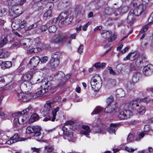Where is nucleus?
Here are the masks:
<instances>
[{"label": "nucleus", "instance_id": "nucleus-1", "mask_svg": "<svg viewBox=\"0 0 153 153\" xmlns=\"http://www.w3.org/2000/svg\"><path fill=\"white\" fill-rule=\"evenodd\" d=\"M149 98L146 97L143 99H134L129 102L126 105V106L129 109L134 111H137L141 114H143L145 112V108L143 106H139V103L140 102L147 103L150 101Z\"/></svg>", "mask_w": 153, "mask_h": 153}, {"label": "nucleus", "instance_id": "nucleus-2", "mask_svg": "<svg viewBox=\"0 0 153 153\" xmlns=\"http://www.w3.org/2000/svg\"><path fill=\"white\" fill-rule=\"evenodd\" d=\"M90 84L92 89L94 91H98L102 86V81L101 78L98 75L94 76L91 78Z\"/></svg>", "mask_w": 153, "mask_h": 153}, {"label": "nucleus", "instance_id": "nucleus-3", "mask_svg": "<svg viewBox=\"0 0 153 153\" xmlns=\"http://www.w3.org/2000/svg\"><path fill=\"white\" fill-rule=\"evenodd\" d=\"M51 85V84L49 82H42V85L40 87V90L35 93V94L33 95L32 97L30 99L36 98L37 97L46 93L48 91V89L50 88Z\"/></svg>", "mask_w": 153, "mask_h": 153}, {"label": "nucleus", "instance_id": "nucleus-4", "mask_svg": "<svg viewBox=\"0 0 153 153\" xmlns=\"http://www.w3.org/2000/svg\"><path fill=\"white\" fill-rule=\"evenodd\" d=\"M100 33L101 36L104 39L107 40L109 42L114 40L117 36L116 33H112L111 31L108 30H102L100 31Z\"/></svg>", "mask_w": 153, "mask_h": 153}, {"label": "nucleus", "instance_id": "nucleus-5", "mask_svg": "<svg viewBox=\"0 0 153 153\" xmlns=\"http://www.w3.org/2000/svg\"><path fill=\"white\" fill-rule=\"evenodd\" d=\"M32 42L30 39H24L21 40L19 43L16 42L13 43L10 48L12 49L14 48H18L21 46L23 48L28 49V47L31 45Z\"/></svg>", "mask_w": 153, "mask_h": 153}, {"label": "nucleus", "instance_id": "nucleus-6", "mask_svg": "<svg viewBox=\"0 0 153 153\" xmlns=\"http://www.w3.org/2000/svg\"><path fill=\"white\" fill-rule=\"evenodd\" d=\"M61 56V53L59 52L53 53L52 55L49 64L50 67L53 68L57 67L59 64V58Z\"/></svg>", "mask_w": 153, "mask_h": 153}, {"label": "nucleus", "instance_id": "nucleus-7", "mask_svg": "<svg viewBox=\"0 0 153 153\" xmlns=\"http://www.w3.org/2000/svg\"><path fill=\"white\" fill-rule=\"evenodd\" d=\"M53 41L56 43L61 42L70 43L71 42L70 40L65 33H59L56 35L53 39Z\"/></svg>", "mask_w": 153, "mask_h": 153}, {"label": "nucleus", "instance_id": "nucleus-8", "mask_svg": "<svg viewBox=\"0 0 153 153\" xmlns=\"http://www.w3.org/2000/svg\"><path fill=\"white\" fill-rule=\"evenodd\" d=\"M58 19L65 25L70 23L72 20V18L69 16L68 13L65 12L62 13L59 16Z\"/></svg>", "mask_w": 153, "mask_h": 153}, {"label": "nucleus", "instance_id": "nucleus-9", "mask_svg": "<svg viewBox=\"0 0 153 153\" xmlns=\"http://www.w3.org/2000/svg\"><path fill=\"white\" fill-rule=\"evenodd\" d=\"M126 107L128 110H125L122 111L118 116V118L121 120H126L129 119L133 115V113L130 111V109H128L126 106ZM130 110H131L130 109Z\"/></svg>", "mask_w": 153, "mask_h": 153}, {"label": "nucleus", "instance_id": "nucleus-10", "mask_svg": "<svg viewBox=\"0 0 153 153\" xmlns=\"http://www.w3.org/2000/svg\"><path fill=\"white\" fill-rule=\"evenodd\" d=\"M26 2L24 0H7L4 2V3L6 4L13 7L21 6Z\"/></svg>", "mask_w": 153, "mask_h": 153}, {"label": "nucleus", "instance_id": "nucleus-11", "mask_svg": "<svg viewBox=\"0 0 153 153\" xmlns=\"http://www.w3.org/2000/svg\"><path fill=\"white\" fill-rule=\"evenodd\" d=\"M40 62V58L38 56L33 57L30 60L28 66L30 69H33L36 67Z\"/></svg>", "mask_w": 153, "mask_h": 153}, {"label": "nucleus", "instance_id": "nucleus-12", "mask_svg": "<svg viewBox=\"0 0 153 153\" xmlns=\"http://www.w3.org/2000/svg\"><path fill=\"white\" fill-rule=\"evenodd\" d=\"M12 7L10 10L9 15L13 17V18L17 17L22 14V12L20 9L15 8L16 6H12Z\"/></svg>", "mask_w": 153, "mask_h": 153}, {"label": "nucleus", "instance_id": "nucleus-13", "mask_svg": "<svg viewBox=\"0 0 153 153\" xmlns=\"http://www.w3.org/2000/svg\"><path fill=\"white\" fill-rule=\"evenodd\" d=\"M133 4L134 7H136L134 11V13H136V11H137V15H140L146 9V6L143 4L137 6V3H133Z\"/></svg>", "mask_w": 153, "mask_h": 153}, {"label": "nucleus", "instance_id": "nucleus-14", "mask_svg": "<svg viewBox=\"0 0 153 153\" xmlns=\"http://www.w3.org/2000/svg\"><path fill=\"white\" fill-rule=\"evenodd\" d=\"M25 139L24 138L19 137L17 134H15L11 137L9 140L6 142V143L7 144H11L19 141H24Z\"/></svg>", "mask_w": 153, "mask_h": 153}, {"label": "nucleus", "instance_id": "nucleus-15", "mask_svg": "<svg viewBox=\"0 0 153 153\" xmlns=\"http://www.w3.org/2000/svg\"><path fill=\"white\" fill-rule=\"evenodd\" d=\"M58 76V78L60 79L59 85H63L66 82V80L65 79V74L61 71H58L56 72L54 75V76Z\"/></svg>", "mask_w": 153, "mask_h": 153}, {"label": "nucleus", "instance_id": "nucleus-16", "mask_svg": "<svg viewBox=\"0 0 153 153\" xmlns=\"http://www.w3.org/2000/svg\"><path fill=\"white\" fill-rule=\"evenodd\" d=\"M143 73L144 75L148 76L153 72V66L151 64L145 66L143 69Z\"/></svg>", "mask_w": 153, "mask_h": 153}, {"label": "nucleus", "instance_id": "nucleus-17", "mask_svg": "<svg viewBox=\"0 0 153 153\" xmlns=\"http://www.w3.org/2000/svg\"><path fill=\"white\" fill-rule=\"evenodd\" d=\"M21 89L25 91H28L31 88V84L29 82H25L22 83L20 86Z\"/></svg>", "mask_w": 153, "mask_h": 153}, {"label": "nucleus", "instance_id": "nucleus-18", "mask_svg": "<svg viewBox=\"0 0 153 153\" xmlns=\"http://www.w3.org/2000/svg\"><path fill=\"white\" fill-rule=\"evenodd\" d=\"M82 128L83 130H81L80 131V134L86 136L88 137L89 133H90L91 130L88 126L83 125L82 126Z\"/></svg>", "mask_w": 153, "mask_h": 153}, {"label": "nucleus", "instance_id": "nucleus-19", "mask_svg": "<svg viewBox=\"0 0 153 153\" xmlns=\"http://www.w3.org/2000/svg\"><path fill=\"white\" fill-rule=\"evenodd\" d=\"M116 109V105H108L105 109V111L106 113H111Z\"/></svg>", "mask_w": 153, "mask_h": 153}, {"label": "nucleus", "instance_id": "nucleus-20", "mask_svg": "<svg viewBox=\"0 0 153 153\" xmlns=\"http://www.w3.org/2000/svg\"><path fill=\"white\" fill-rule=\"evenodd\" d=\"M1 65V68L5 69L11 67L12 66V62L11 61L2 62Z\"/></svg>", "mask_w": 153, "mask_h": 153}, {"label": "nucleus", "instance_id": "nucleus-21", "mask_svg": "<svg viewBox=\"0 0 153 153\" xmlns=\"http://www.w3.org/2000/svg\"><path fill=\"white\" fill-rule=\"evenodd\" d=\"M133 13H129L127 17V22L130 24H132L134 21V14L136 13H134V11H133Z\"/></svg>", "mask_w": 153, "mask_h": 153}, {"label": "nucleus", "instance_id": "nucleus-22", "mask_svg": "<svg viewBox=\"0 0 153 153\" xmlns=\"http://www.w3.org/2000/svg\"><path fill=\"white\" fill-rule=\"evenodd\" d=\"M117 124H111L110 127L108 128V132L111 134L114 133L115 131L117 129Z\"/></svg>", "mask_w": 153, "mask_h": 153}, {"label": "nucleus", "instance_id": "nucleus-23", "mask_svg": "<svg viewBox=\"0 0 153 153\" xmlns=\"http://www.w3.org/2000/svg\"><path fill=\"white\" fill-rule=\"evenodd\" d=\"M33 75V73L32 72H29L25 74L23 76V79L25 81H28L30 80Z\"/></svg>", "mask_w": 153, "mask_h": 153}, {"label": "nucleus", "instance_id": "nucleus-24", "mask_svg": "<svg viewBox=\"0 0 153 153\" xmlns=\"http://www.w3.org/2000/svg\"><path fill=\"white\" fill-rule=\"evenodd\" d=\"M10 53L7 51L0 50V58H4L7 57L9 56Z\"/></svg>", "mask_w": 153, "mask_h": 153}, {"label": "nucleus", "instance_id": "nucleus-25", "mask_svg": "<svg viewBox=\"0 0 153 153\" xmlns=\"http://www.w3.org/2000/svg\"><path fill=\"white\" fill-rule=\"evenodd\" d=\"M116 95L119 97H124L125 95V92L122 89H118L116 91Z\"/></svg>", "mask_w": 153, "mask_h": 153}, {"label": "nucleus", "instance_id": "nucleus-26", "mask_svg": "<svg viewBox=\"0 0 153 153\" xmlns=\"http://www.w3.org/2000/svg\"><path fill=\"white\" fill-rule=\"evenodd\" d=\"M39 118V116L36 114H33L31 117L29 121V123H33L37 120Z\"/></svg>", "mask_w": 153, "mask_h": 153}, {"label": "nucleus", "instance_id": "nucleus-27", "mask_svg": "<svg viewBox=\"0 0 153 153\" xmlns=\"http://www.w3.org/2000/svg\"><path fill=\"white\" fill-rule=\"evenodd\" d=\"M103 110V108L101 107L100 106H97L94 109L93 111L91 113V114L93 115L98 114L100 112L102 111Z\"/></svg>", "mask_w": 153, "mask_h": 153}, {"label": "nucleus", "instance_id": "nucleus-28", "mask_svg": "<svg viewBox=\"0 0 153 153\" xmlns=\"http://www.w3.org/2000/svg\"><path fill=\"white\" fill-rule=\"evenodd\" d=\"M106 65V63H105L97 62L94 64V66L97 69L103 68L105 67Z\"/></svg>", "mask_w": 153, "mask_h": 153}, {"label": "nucleus", "instance_id": "nucleus-29", "mask_svg": "<svg viewBox=\"0 0 153 153\" xmlns=\"http://www.w3.org/2000/svg\"><path fill=\"white\" fill-rule=\"evenodd\" d=\"M129 60L133 61L135 59L138 57V54L135 52L130 53L128 54Z\"/></svg>", "mask_w": 153, "mask_h": 153}, {"label": "nucleus", "instance_id": "nucleus-30", "mask_svg": "<svg viewBox=\"0 0 153 153\" xmlns=\"http://www.w3.org/2000/svg\"><path fill=\"white\" fill-rule=\"evenodd\" d=\"M140 76V74L139 72H137L134 74L132 77V81L134 82H137Z\"/></svg>", "mask_w": 153, "mask_h": 153}, {"label": "nucleus", "instance_id": "nucleus-31", "mask_svg": "<svg viewBox=\"0 0 153 153\" xmlns=\"http://www.w3.org/2000/svg\"><path fill=\"white\" fill-rule=\"evenodd\" d=\"M37 23L36 22L32 25H30L24 28V30L26 31H29L33 29L36 28L37 26Z\"/></svg>", "mask_w": 153, "mask_h": 153}, {"label": "nucleus", "instance_id": "nucleus-32", "mask_svg": "<svg viewBox=\"0 0 153 153\" xmlns=\"http://www.w3.org/2000/svg\"><path fill=\"white\" fill-rule=\"evenodd\" d=\"M59 109V107H57L56 109H53L52 111V114L53 117L51 119V120L52 121H54L56 118V113L58 112Z\"/></svg>", "mask_w": 153, "mask_h": 153}, {"label": "nucleus", "instance_id": "nucleus-33", "mask_svg": "<svg viewBox=\"0 0 153 153\" xmlns=\"http://www.w3.org/2000/svg\"><path fill=\"white\" fill-rule=\"evenodd\" d=\"M31 95V94H25H25H24L22 93H18L17 94V95L19 97V99L22 100H24L25 98H29L30 96Z\"/></svg>", "mask_w": 153, "mask_h": 153}, {"label": "nucleus", "instance_id": "nucleus-34", "mask_svg": "<svg viewBox=\"0 0 153 153\" xmlns=\"http://www.w3.org/2000/svg\"><path fill=\"white\" fill-rule=\"evenodd\" d=\"M113 97L111 96L108 97L107 100V102L108 105H116V103L114 102Z\"/></svg>", "mask_w": 153, "mask_h": 153}, {"label": "nucleus", "instance_id": "nucleus-35", "mask_svg": "<svg viewBox=\"0 0 153 153\" xmlns=\"http://www.w3.org/2000/svg\"><path fill=\"white\" fill-rule=\"evenodd\" d=\"M123 149L124 150L128 152L133 153L134 151L137 150V148L134 149L132 147H128V146H126L123 147Z\"/></svg>", "mask_w": 153, "mask_h": 153}, {"label": "nucleus", "instance_id": "nucleus-36", "mask_svg": "<svg viewBox=\"0 0 153 153\" xmlns=\"http://www.w3.org/2000/svg\"><path fill=\"white\" fill-rule=\"evenodd\" d=\"M93 130L96 133L103 134L105 133V130L103 129L101 130V129H100L97 127H95L94 128Z\"/></svg>", "mask_w": 153, "mask_h": 153}, {"label": "nucleus", "instance_id": "nucleus-37", "mask_svg": "<svg viewBox=\"0 0 153 153\" xmlns=\"http://www.w3.org/2000/svg\"><path fill=\"white\" fill-rule=\"evenodd\" d=\"M52 103V102L49 101H48L46 102L45 105L44 107L45 109L48 111H49L51 108V104Z\"/></svg>", "mask_w": 153, "mask_h": 153}, {"label": "nucleus", "instance_id": "nucleus-38", "mask_svg": "<svg viewBox=\"0 0 153 153\" xmlns=\"http://www.w3.org/2000/svg\"><path fill=\"white\" fill-rule=\"evenodd\" d=\"M48 30L50 33H54L55 32L56 30V27L55 25H52L49 27Z\"/></svg>", "mask_w": 153, "mask_h": 153}, {"label": "nucleus", "instance_id": "nucleus-39", "mask_svg": "<svg viewBox=\"0 0 153 153\" xmlns=\"http://www.w3.org/2000/svg\"><path fill=\"white\" fill-rule=\"evenodd\" d=\"M107 68L109 71L108 72L110 74L113 76L117 74V73L114 71L111 67L108 66Z\"/></svg>", "mask_w": 153, "mask_h": 153}, {"label": "nucleus", "instance_id": "nucleus-40", "mask_svg": "<svg viewBox=\"0 0 153 153\" xmlns=\"http://www.w3.org/2000/svg\"><path fill=\"white\" fill-rule=\"evenodd\" d=\"M27 24V22L25 20H21L19 23V26L21 28H25Z\"/></svg>", "mask_w": 153, "mask_h": 153}, {"label": "nucleus", "instance_id": "nucleus-41", "mask_svg": "<svg viewBox=\"0 0 153 153\" xmlns=\"http://www.w3.org/2000/svg\"><path fill=\"white\" fill-rule=\"evenodd\" d=\"M8 41V40L7 39V37L4 38L0 42V47H2L4 45H6Z\"/></svg>", "mask_w": 153, "mask_h": 153}, {"label": "nucleus", "instance_id": "nucleus-42", "mask_svg": "<svg viewBox=\"0 0 153 153\" xmlns=\"http://www.w3.org/2000/svg\"><path fill=\"white\" fill-rule=\"evenodd\" d=\"M150 25H150V23H148L147 24L143 26L140 33H144L145 31H147L149 26Z\"/></svg>", "mask_w": 153, "mask_h": 153}, {"label": "nucleus", "instance_id": "nucleus-43", "mask_svg": "<svg viewBox=\"0 0 153 153\" xmlns=\"http://www.w3.org/2000/svg\"><path fill=\"white\" fill-rule=\"evenodd\" d=\"M53 150V148L51 146H48L45 147L44 151L46 152H50Z\"/></svg>", "mask_w": 153, "mask_h": 153}, {"label": "nucleus", "instance_id": "nucleus-44", "mask_svg": "<svg viewBox=\"0 0 153 153\" xmlns=\"http://www.w3.org/2000/svg\"><path fill=\"white\" fill-rule=\"evenodd\" d=\"M19 117H17V118H15L13 120V123L14 125L16 126H18L20 124L22 123L19 121Z\"/></svg>", "mask_w": 153, "mask_h": 153}, {"label": "nucleus", "instance_id": "nucleus-45", "mask_svg": "<svg viewBox=\"0 0 153 153\" xmlns=\"http://www.w3.org/2000/svg\"><path fill=\"white\" fill-rule=\"evenodd\" d=\"M34 132V131L33 130L32 126H28L26 130V133L27 134H29Z\"/></svg>", "mask_w": 153, "mask_h": 153}, {"label": "nucleus", "instance_id": "nucleus-46", "mask_svg": "<svg viewBox=\"0 0 153 153\" xmlns=\"http://www.w3.org/2000/svg\"><path fill=\"white\" fill-rule=\"evenodd\" d=\"M146 133H140L137 134L136 136V140H139L141 138H143Z\"/></svg>", "mask_w": 153, "mask_h": 153}, {"label": "nucleus", "instance_id": "nucleus-47", "mask_svg": "<svg viewBox=\"0 0 153 153\" xmlns=\"http://www.w3.org/2000/svg\"><path fill=\"white\" fill-rule=\"evenodd\" d=\"M134 140V137L133 135L131 134H129L127 137V142L130 143L133 141Z\"/></svg>", "mask_w": 153, "mask_h": 153}, {"label": "nucleus", "instance_id": "nucleus-48", "mask_svg": "<svg viewBox=\"0 0 153 153\" xmlns=\"http://www.w3.org/2000/svg\"><path fill=\"white\" fill-rule=\"evenodd\" d=\"M52 12L51 10H49L45 12L43 15L44 17H47L48 16H50L52 14Z\"/></svg>", "mask_w": 153, "mask_h": 153}, {"label": "nucleus", "instance_id": "nucleus-49", "mask_svg": "<svg viewBox=\"0 0 153 153\" xmlns=\"http://www.w3.org/2000/svg\"><path fill=\"white\" fill-rule=\"evenodd\" d=\"M48 58L47 56H45L42 57L41 58H40V61L42 63H45L47 62Z\"/></svg>", "mask_w": 153, "mask_h": 153}, {"label": "nucleus", "instance_id": "nucleus-50", "mask_svg": "<svg viewBox=\"0 0 153 153\" xmlns=\"http://www.w3.org/2000/svg\"><path fill=\"white\" fill-rule=\"evenodd\" d=\"M91 23V22H88L86 24L84 25L82 27V29L84 31H86L89 25Z\"/></svg>", "mask_w": 153, "mask_h": 153}, {"label": "nucleus", "instance_id": "nucleus-51", "mask_svg": "<svg viewBox=\"0 0 153 153\" xmlns=\"http://www.w3.org/2000/svg\"><path fill=\"white\" fill-rule=\"evenodd\" d=\"M33 130L34 132L39 131L41 129V128L39 126H32Z\"/></svg>", "mask_w": 153, "mask_h": 153}, {"label": "nucleus", "instance_id": "nucleus-52", "mask_svg": "<svg viewBox=\"0 0 153 153\" xmlns=\"http://www.w3.org/2000/svg\"><path fill=\"white\" fill-rule=\"evenodd\" d=\"M123 68V65H118L117 67V72L118 73H121L122 70Z\"/></svg>", "mask_w": 153, "mask_h": 153}, {"label": "nucleus", "instance_id": "nucleus-53", "mask_svg": "<svg viewBox=\"0 0 153 153\" xmlns=\"http://www.w3.org/2000/svg\"><path fill=\"white\" fill-rule=\"evenodd\" d=\"M66 135L67 137H69L70 138H72L73 137V133L72 132L67 131L66 133Z\"/></svg>", "mask_w": 153, "mask_h": 153}, {"label": "nucleus", "instance_id": "nucleus-54", "mask_svg": "<svg viewBox=\"0 0 153 153\" xmlns=\"http://www.w3.org/2000/svg\"><path fill=\"white\" fill-rule=\"evenodd\" d=\"M148 21L149 22V23H150V25L153 22V12L150 15Z\"/></svg>", "mask_w": 153, "mask_h": 153}, {"label": "nucleus", "instance_id": "nucleus-55", "mask_svg": "<svg viewBox=\"0 0 153 153\" xmlns=\"http://www.w3.org/2000/svg\"><path fill=\"white\" fill-rule=\"evenodd\" d=\"M109 83L112 86H114L116 85V81L114 79H111L109 81Z\"/></svg>", "mask_w": 153, "mask_h": 153}, {"label": "nucleus", "instance_id": "nucleus-56", "mask_svg": "<svg viewBox=\"0 0 153 153\" xmlns=\"http://www.w3.org/2000/svg\"><path fill=\"white\" fill-rule=\"evenodd\" d=\"M48 29L47 26L44 25H42L40 27V29L42 32L45 31Z\"/></svg>", "mask_w": 153, "mask_h": 153}, {"label": "nucleus", "instance_id": "nucleus-57", "mask_svg": "<svg viewBox=\"0 0 153 153\" xmlns=\"http://www.w3.org/2000/svg\"><path fill=\"white\" fill-rule=\"evenodd\" d=\"M83 49V45H80L78 49V53L80 54L82 52Z\"/></svg>", "mask_w": 153, "mask_h": 153}, {"label": "nucleus", "instance_id": "nucleus-58", "mask_svg": "<svg viewBox=\"0 0 153 153\" xmlns=\"http://www.w3.org/2000/svg\"><path fill=\"white\" fill-rule=\"evenodd\" d=\"M144 132H147L149 131L150 130L149 126L148 125H145L144 127Z\"/></svg>", "mask_w": 153, "mask_h": 153}, {"label": "nucleus", "instance_id": "nucleus-59", "mask_svg": "<svg viewBox=\"0 0 153 153\" xmlns=\"http://www.w3.org/2000/svg\"><path fill=\"white\" fill-rule=\"evenodd\" d=\"M6 11L5 9H0V16H1L5 14Z\"/></svg>", "mask_w": 153, "mask_h": 153}, {"label": "nucleus", "instance_id": "nucleus-60", "mask_svg": "<svg viewBox=\"0 0 153 153\" xmlns=\"http://www.w3.org/2000/svg\"><path fill=\"white\" fill-rule=\"evenodd\" d=\"M31 149L33 152H36L39 153L40 150V148H36L35 147L31 148Z\"/></svg>", "mask_w": 153, "mask_h": 153}, {"label": "nucleus", "instance_id": "nucleus-61", "mask_svg": "<svg viewBox=\"0 0 153 153\" xmlns=\"http://www.w3.org/2000/svg\"><path fill=\"white\" fill-rule=\"evenodd\" d=\"M7 117V115L5 113L2 112L0 113V117L1 119H4L6 118Z\"/></svg>", "mask_w": 153, "mask_h": 153}, {"label": "nucleus", "instance_id": "nucleus-62", "mask_svg": "<svg viewBox=\"0 0 153 153\" xmlns=\"http://www.w3.org/2000/svg\"><path fill=\"white\" fill-rule=\"evenodd\" d=\"M42 49L39 48H33V51L34 53H37L41 51Z\"/></svg>", "mask_w": 153, "mask_h": 153}, {"label": "nucleus", "instance_id": "nucleus-63", "mask_svg": "<svg viewBox=\"0 0 153 153\" xmlns=\"http://www.w3.org/2000/svg\"><path fill=\"white\" fill-rule=\"evenodd\" d=\"M19 119L21 120L22 123L23 124L26 123L27 121V120H27L26 119L25 120L24 117L23 118H22V117H19Z\"/></svg>", "mask_w": 153, "mask_h": 153}, {"label": "nucleus", "instance_id": "nucleus-64", "mask_svg": "<svg viewBox=\"0 0 153 153\" xmlns=\"http://www.w3.org/2000/svg\"><path fill=\"white\" fill-rule=\"evenodd\" d=\"M41 39L39 37H37L34 39V42L36 43H39L41 42Z\"/></svg>", "mask_w": 153, "mask_h": 153}]
</instances>
